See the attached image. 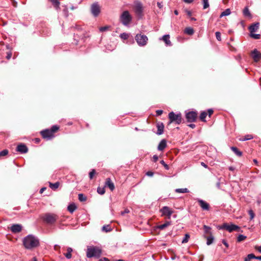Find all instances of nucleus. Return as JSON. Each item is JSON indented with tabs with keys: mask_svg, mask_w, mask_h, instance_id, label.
Masks as SVG:
<instances>
[{
	"mask_svg": "<svg viewBox=\"0 0 261 261\" xmlns=\"http://www.w3.org/2000/svg\"><path fill=\"white\" fill-rule=\"evenodd\" d=\"M146 174L148 176H152L153 175V172L151 171H148L146 172Z\"/></svg>",
	"mask_w": 261,
	"mask_h": 261,
	"instance_id": "obj_55",
	"label": "nucleus"
},
{
	"mask_svg": "<svg viewBox=\"0 0 261 261\" xmlns=\"http://www.w3.org/2000/svg\"><path fill=\"white\" fill-rule=\"evenodd\" d=\"M168 117L170 120L169 124L175 122L176 124H179L182 121L181 114L180 113L175 114L173 112H170L168 114Z\"/></svg>",
	"mask_w": 261,
	"mask_h": 261,
	"instance_id": "obj_6",
	"label": "nucleus"
},
{
	"mask_svg": "<svg viewBox=\"0 0 261 261\" xmlns=\"http://www.w3.org/2000/svg\"><path fill=\"white\" fill-rule=\"evenodd\" d=\"M163 111L161 110H158L156 111V114L157 116H160L163 114Z\"/></svg>",
	"mask_w": 261,
	"mask_h": 261,
	"instance_id": "obj_53",
	"label": "nucleus"
},
{
	"mask_svg": "<svg viewBox=\"0 0 261 261\" xmlns=\"http://www.w3.org/2000/svg\"><path fill=\"white\" fill-rule=\"evenodd\" d=\"M228 169L230 171H233L236 169V168L233 166H230L228 167Z\"/></svg>",
	"mask_w": 261,
	"mask_h": 261,
	"instance_id": "obj_64",
	"label": "nucleus"
},
{
	"mask_svg": "<svg viewBox=\"0 0 261 261\" xmlns=\"http://www.w3.org/2000/svg\"><path fill=\"white\" fill-rule=\"evenodd\" d=\"M132 17L128 11H124L120 16V22L125 26H127L131 22Z\"/></svg>",
	"mask_w": 261,
	"mask_h": 261,
	"instance_id": "obj_4",
	"label": "nucleus"
},
{
	"mask_svg": "<svg viewBox=\"0 0 261 261\" xmlns=\"http://www.w3.org/2000/svg\"><path fill=\"white\" fill-rule=\"evenodd\" d=\"M41 134L43 138L47 140H50L54 137V134H52L51 131L47 129L42 130Z\"/></svg>",
	"mask_w": 261,
	"mask_h": 261,
	"instance_id": "obj_12",
	"label": "nucleus"
},
{
	"mask_svg": "<svg viewBox=\"0 0 261 261\" xmlns=\"http://www.w3.org/2000/svg\"><path fill=\"white\" fill-rule=\"evenodd\" d=\"M231 14V11H230V9L228 8V9H226V10H225L224 11H223L220 15V18H222V17L223 16H228L230 14Z\"/></svg>",
	"mask_w": 261,
	"mask_h": 261,
	"instance_id": "obj_24",
	"label": "nucleus"
},
{
	"mask_svg": "<svg viewBox=\"0 0 261 261\" xmlns=\"http://www.w3.org/2000/svg\"><path fill=\"white\" fill-rule=\"evenodd\" d=\"M129 211L128 209H125L124 211L121 212V214L122 215H124L125 214L128 213Z\"/></svg>",
	"mask_w": 261,
	"mask_h": 261,
	"instance_id": "obj_57",
	"label": "nucleus"
},
{
	"mask_svg": "<svg viewBox=\"0 0 261 261\" xmlns=\"http://www.w3.org/2000/svg\"><path fill=\"white\" fill-rule=\"evenodd\" d=\"M162 215L166 216L168 219H170L171 215L173 214V211L168 206H163L161 210Z\"/></svg>",
	"mask_w": 261,
	"mask_h": 261,
	"instance_id": "obj_11",
	"label": "nucleus"
},
{
	"mask_svg": "<svg viewBox=\"0 0 261 261\" xmlns=\"http://www.w3.org/2000/svg\"><path fill=\"white\" fill-rule=\"evenodd\" d=\"M135 40L138 45L140 46H144L147 44L148 38L145 35L139 34L136 35Z\"/></svg>",
	"mask_w": 261,
	"mask_h": 261,
	"instance_id": "obj_7",
	"label": "nucleus"
},
{
	"mask_svg": "<svg viewBox=\"0 0 261 261\" xmlns=\"http://www.w3.org/2000/svg\"><path fill=\"white\" fill-rule=\"evenodd\" d=\"M231 150L238 156H241L242 155V152L240 151L236 147H231Z\"/></svg>",
	"mask_w": 261,
	"mask_h": 261,
	"instance_id": "obj_22",
	"label": "nucleus"
},
{
	"mask_svg": "<svg viewBox=\"0 0 261 261\" xmlns=\"http://www.w3.org/2000/svg\"><path fill=\"white\" fill-rule=\"evenodd\" d=\"M23 244L26 249H32L39 245V240L35 236L29 234L23 238Z\"/></svg>",
	"mask_w": 261,
	"mask_h": 261,
	"instance_id": "obj_1",
	"label": "nucleus"
},
{
	"mask_svg": "<svg viewBox=\"0 0 261 261\" xmlns=\"http://www.w3.org/2000/svg\"><path fill=\"white\" fill-rule=\"evenodd\" d=\"M96 174V171L94 169H92L89 173V178L90 179H92L95 174Z\"/></svg>",
	"mask_w": 261,
	"mask_h": 261,
	"instance_id": "obj_40",
	"label": "nucleus"
},
{
	"mask_svg": "<svg viewBox=\"0 0 261 261\" xmlns=\"http://www.w3.org/2000/svg\"><path fill=\"white\" fill-rule=\"evenodd\" d=\"M253 136L251 135H247L244 137L243 138L241 139L240 140L242 141H247L251 140L253 138Z\"/></svg>",
	"mask_w": 261,
	"mask_h": 261,
	"instance_id": "obj_34",
	"label": "nucleus"
},
{
	"mask_svg": "<svg viewBox=\"0 0 261 261\" xmlns=\"http://www.w3.org/2000/svg\"><path fill=\"white\" fill-rule=\"evenodd\" d=\"M101 254V250L97 247H90L87 248V257L91 258L93 257H99Z\"/></svg>",
	"mask_w": 261,
	"mask_h": 261,
	"instance_id": "obj_3",
	"label": "nucleus"
},
{
	"mask_svg": "<svg viewBox=\"0 0 261 261\" xmlns=\"http://www.w3.org/2000/svg\"><path fill=\"white\" fill-rule=\"evenodd\" d=\"M98 261H109V260L106 257H103L102 258L99 259Z\"/></svg>",
	"mask_w": 261,
	"mask_h": 261,
	"instance_id": "obj_62",
	"label": "nucleus"
},
{
	"mask_svg": "<svg viewBox=\"0 0 261 261\" xmlns=\"http://www.w3.org/2000/svg\"><path fill=\"white\" fill-rule=\"evenodd\" d=\"M184 32L188 35H192L194 34V31L193 28L188 27L185 29Z\"/></svg>",
	"mask_w": 261,
	"mask_h": 261,
	"instance_id": "obj_29",
	"label": "nucleus"
},
{
	"mask_svg": "<svg viewBox=\"0 0 261 261\" xmlns=\"http://www.w3.org/2000/svg\"><path fill=\"white\" fill-rule=\"evenodd\" d=\"M68 210L70 213H72L76 208V206L74 203L70 204L68 206Z\"/></svg>",
	"mask_w": 261,
	"mask_h": 261,
	"instance_id": "obj_30",
	"label": "nucleus"
},
{
	"mask_svg": "<svg viewBox=\"0 0 261 261\" xmlns=\"http://www.w3.org/2000/svg\"><path fill=\"white\" fill-rule=\"evenodd\" d=\"M59 129V127L57 125H54L52 126L51 130L50 131H51L52 134H54V133H55L56 131H57Z\"/></svg>",
	"mask_w": 261,
	"mask_h": 261,
	"instance_id": "obj_44",
	"label": "nucleus"
},
{
	"mask_svg": "<svg viewBox=\"0 0 261 261\" xmlns=\"http://www.w3.org/2000/svg\"><path fill=\"white\" fill-rule=\"evenodd\" d=\"M203 9H206L209 7V3L208 0H203Z\"/></svg>",
	"mask_w": 261,
	"mask_h": 261,
	"instance_id": "obj_43",
	"label": "nucleus"
},
{
	"mask_svg": "<svg viewBox=\"0 0 261 261\" xmlns=\"http://www.w3.org/2000/svg\"><path fill=\"white\" fill-rule=\"evenodd\" d=\"M105 186L109 187V188L112 191H113L115 189L114 185L110 178H107L106 182H105Z\"/></svg>",
	"mask_w": 261,
	"mask_h": 261,
	"instance_id": "obj_20",
	"label": "nucleus"
},
{
	"mask_svg": "<svg viewBox=\"0 0 261 261\" xmlns=\"http://www.w3.org/2000/svg\"><path fill=\"white\" fill-rule=\"evenodd\" d=\"M206 115L207 113L205 111L201 112L199 117L200 119L203 122H205V118L206 117Z\"/></svg>",
	"mask_w": 261,
	"mask_h": 261,
	"instance_id": "obj_32",
	"label": "nucleus"
},
{
	"mask_svg": "<svg viewBox=\"0 0 261 261\" xmlns=\"http://www.w3.org/2000/svg\"><path fill=\"white\" fill-rule=\"evenodd\" d=\"M175 192L177 193H189V190L186 188H180V189H176L175 190Z\"/></svg>",
	"mask_w": 261,
	"mask_h": 261,
	"instance_id": "obj_26",
	"label": "nucleus"
},
{
	"mask_svg": "<svg viewBox=\"0 0 261 261\" xmlns=\"http://www.w3.org/2000/svg\"><path fill=\"white\" fill-rule=\"evenodd\" d=\"M167 147V141L165 139H163L159 143L158 146V150L163 151Z\"/></svg>",
	"mask_w": 261,
	"mask_h": 261,
	"instance_id": "obj_17",
	"label": "nucleus"
},
{
	"mask_svg": "<svg viewBox=\"0 0 261 261\" xmlns=\"http://www.w3.org/2000/svg\"><path fill=\"white\" fill-rule=\"evenodd\" d=\"M11 56H12L11 53H8L6 58L7 59L9 60L11 58Z\"/></svg>",
	"mask_w": 261,
	"mask_h": 261,
	"instance_id": "obj_58",
	"label": "nucleus"
},
{
	"mask_svg": "<svg viewBox=\"0 0 261 261\" xmlns=\"http://www.w3.org/2000/svg\"><path fill=\"white\" fill-rule=\"evenodd\" d=\"M186 13H187V15L189 17H191V15H192V12L191 11H189V10H186L185 11Z\"/></svg>",
	"mask_w": 261,
	"mask_h": 261,
	"instance_id": "obj_56",
	"label": "nucleus"
},
{
	"mask_svg": "<svg viewBox=\"0 0 261 261\" xmlns=\"http://www.w3.org/2000/svg\"><path fill=\"white\" fill-rule=\"evenodd\" d=\"M243 13L244 16L248 17H251V14L249 11L248 7H245L243 11Z\"/></svg>",
	"mask_w": 261,
	"mask_h": 261,
	"instance_id": "obj_25",
	"label": "nucleus"
},
{
	"mask_svg": "<svg viewBox=\"0 0 261 261\" xmlns=\"http://www.w3.org/2000/svg\"><path fill=\"white\" fill-rule=\"evenodd\" d=\"M251 56L255 62H258L261 59V54L256 49L252 51Z\"/></svg>",
	"mask_w": 261,
	"mask_h": 261,
	"instance_id": "obj_14",
	"label": "nucleus"
},
{
	"mask_svg": "<svg viewBox=\"0 0 261 261\" xmlns=\"http://www.w3.org/2000/svg\"><path fill=\"white\" fill-rule=\"evenodd\" d=\"M213 110L212 109H208V115L209 116H211L213 113Z\"/></svg>",
	"mask_w": 261,
	"mask_h": 261,
	"instance_id": "obj_59",
	"label": "nucleus"
},
{
	"mask_svg": "<svg viewBox=\"0 0 261 261\" xmlns=\"http://www.w3.org/2000/svg\"><path fill=\"white\" fill-rule=\"evenodd\" d=\"M190 238V236L188 234H186L185 235L184 238L182 240V243H186L188 242L189 239Z\"/></svg>",
	"mask_w": 261,
	"mask_h": 261,
	"instance_id": "obj_41",
	"label": "nucleus"
},
{
	"mask_svg": "<svg viewBox=\"0 0 261 261\" xmlns=\"http://www.w3.org/2000/svg\"><path fill=\"white\" fill-rule=\"evenodd\" d=\"M58 219V216L53 213H46L43 217V221L48 224H54Z\"/></svg>",
	"mask_w": 261,
	"mask_h": 261,
	"instance_id": "obj_5",
	"label": "nucleus"
},
{
	"mask_svg": "<svg viewBox=\"0 0 261 261\" xmlns=\"http://www.w3.org/2000/svg\"><path fill=\"white\" fill-rule=\"evenodd\" d=\"M73 250L71 248V247H68L67 248V252H69V253H71V252H72Z\"/></svg>",
	"mask_w": 261,
	"mask_h": 261,
	"instance_id": "obj_60",
	"label": "nucleus"
},
{
	"mask_svg": "<svg viewBox=\"0 0 261 261\" xmlns=\"http://www.w3.org/2000/svg\"><path fill=\"white\" fill-rule=\"evenodd\" d=\"M255 249L260 253H261V246H256Z\"/></svg>",
	"mask_w": 261,
	"mask_h": 261,
	"instance_id": "obj_63",
	"label": "nucleus"
},
{
	"mask_svg": "<svg viewBox=\"0 0 261 261\" xmlns=\"http://www.w3.org/2000/svg\"><path fill=\"white\" fill-rule=\"evenodd\" d=\"M216 37L218 41H221V33L219 32H216Z\"/></svg>",
	"mask_w": 261,
	"mask_h": 261,
	"instance_id": "obj_48",
	"label": "nucleus"
},
{
	"mask_svg": "<svg viewBox=\"0 0 261 261\" xmlns=\"http://www.w3.org/2000/svg\"><path fill=\"white\" fill-rule=\"evenodd\" d=\"M120 36H121V38L124 39H126L128 37V34L126 33H124L121 34Z\"/></svg>",
	"mask_w": 261,
	"mask_h": 261,
	"instance_id": "obj_50",
	"label": "nucleus"
},
{
	"mask_svg": "<svg viewBox=\"0 0 261 261\" xmlns=\"http://www.w3.org/2000/svg\"><path fill=\"white\" fill-rule=\"evenodd\" d=\"M250 36L255 39H258L260 38V34H253V33H251L250 34Z\"/></svg>",
	"mask_w": 261,
	"mask_h": 261,
	"instance_id": "obj_42",
	"label": "nucleus"
},
{
	"mask_svg": "<svg viewBox=\"0 0 261 261\" xmlns=\"http://www.w3.org/2000/svg\"><path fill=\"white\" fill-rule=\"evenodd\" d=\"M259 22H255V23L252 24L249 27V30L250 32V33H253V32L257 31V30L259 29Z\"/></svg>",
	"mask_w": 261,
	"mask_h": 261,
	"instance_id": "obj_18",
	"label": "nucleus"
},
{
	"mask_svg": "<svg viewBox=\"0 0 261 261\" xmlns=\"http://www.w3.org/2000/svg\"><path fill=\"white\" fill-rule=\"evenodd\" d=\"M8 153V151L7 149H4L0 151V156H5Z\"/></svg>",
	"mask_w": 261,
	"mask_h": 261,
	"instance_id": "obj_45",
	"label": "nucleus"
},
{
	"mask_svg": "<svg viewBox=\"0 0 261 261\" xmlns=\"http://www.w3.org/2000/svg\"><path fill=\"white\" fill-rule=\"evenodd\" d=\"M220 229H226L229 232H231L233 231H239L240 229V227L236 225L231 224H228L227 223H224L221 227Z\"/></svg>",
	"mask_w": 261,
	"mask_h": 261,
	"instance_id": "obj_8",
	"label": "nucleus"
},
{
	"mask_svg": "<svg viewBox=\"0 0 261 261\" xmlns=\"http://www.w3.org/2000/svg\"><path fill=\"white\" fill-rule=\"evenodd\" d=\"M79 200L83 202L87 200V197L83 194H79L78 195Z\"/></svg>",
	"mask_w": 261,
	"mask_h": 261,
	"instance_id": "obj_35",
	"label": "nucleus"
},
{
	"mask_svg": "<svg viewBox=\"0 0 261 261\" xmlns=\"http://www.w3.org/2000/svg\"><path fill=\"white\" fill-rule=\"evenodd\" d=\"M214 240V237L212 234H211L210 236L207 237L206 238V240H207L206 244L207 245H210L211 244H212L213 243Z\"/></svg>",
	"mask_w": 261,
	"mask_h": 261,
	"instance_id": "obj_31",
	"label": "nucleus"
},
{
	"mask_svg": "<svg viewBox=\"0 0 261 261\" xmlns=\"http://www.w3.org/2000/svg\"><path fill=\"white\" fill-rule=\"evenodd\" d=\"M64 255L67 259L71 258L72 256L71 253L68 252H67L66 253H64Z\"/></svg>",
	"mask_w": 261,
	"mask_h": 261,
	"instance_id": "obj_51",
	"label": "nucleus"
},
{
	"mask_svg": "<svg viewBox=\"0 0 261 261\" xmlns=\"http://www.w3.org/2000/svg\"><path fill=\"white\" fill-rule=\"evenodd\" d=\"M49 2H50L53 5V6L57 9H59L60 8V3L58 0H48Z\"/></svg>",
	"mask_w": 261,
	"mask_h": 261,
	"instance_id": "obj_23",
	"label": "nucleus"
},
{
	"mask_svg": "<svg viewBox=\"0 0 261 261\" xmlns=\"http://www.w3.org/2000/svg\"><path fill=\"white\" fill-rule=\"evenodd\" d=\"M186 118L189 122H195L197 118V113L196 111H190L186 114Z\"/></svg>",
	"mask_w": 261,
	"mask_h": 261,
	"instance_id": "obj_9",
	"label": "nucleus"
},
{
	"mask_svg": "<svg viewBox=\"0 0 261 261\" xmlns=\"http://www.w3.org/2000/svg\"><path fill=\"white\" fill-rule=\"evenodd\" d=\"M97 192L100 195H103L105 193V189L104 188L98 187L97 189Z\"/></svg>",
	"mask_w": 261,
	"mask_h": 261,
	"instance_id": "obj_38",
	"label": "nucleus"
},
{
	"mask_svg": "<svg viewBox=\"0 0 261 261\" xmlns=\"http://www.w3.org/2000/svg\"><path fill=\"white\" fill-rule=\"evenodd\" d=\"M171 225V222L170 221H167L164 224L160 225L158 226V228L160 229H164L168 226Z\"/></svg>",
	"mask_w": 261,
	"mask_h": 261,
	"instance_id": "obj_27",
	"label": "nucleus"
},
{
	"mask_svg": "<svg viewBox=\"0 0 261 261\" xmlns=\"http://www.w3.org/2000/svg\"><path fill=\"white\" fill-rule=\"evenodd\" d=\"M169 35H165L162 37V40L165 42L166 46H171V42L170 41Z\"/></svg>",
	"mask_w": 261,
	"mask_h": 261,
	"instance_id": "obj_21",
	"label": "nucleus"
},
{
	"mask_svg": "<svg viewBox=\"0 0 261 261\" xmlns=\"http://www.w3.org/2000/svg\"><path fill=\"white\" fill-rule=\"evenodd\" d=\"M109 27H108V26L102 27L99 28V31L100 32H104V31H107L109 29Z\"/></svg>",
	"mask_w": 261,
	"mask_h": 261,
	"instance_id": "obj_49",
	"label": "nucleus"
},
{
	"mask_svg": "<svg viewBox=\"0 0 261 261\" xmlns=\"http://www.w3.org/2000/svg\"><path fill=\"white\" fill-rule=\"evenodd\" d=\"M160 163L163 165L164 166V167H165V168L166 169V170H169V166L165 163V162L163 161V160H162L160 161Z\"/></svg>",
	"mask_w": 261,
	"mask_h": 261,
	"instance_id": "obj_47",
	"label": "nucleus"
},
{
	"mask_svg": "<svg viewBox=\"0 0 261 261\" xmlns=\"http://www.w3.org/2000/svg\"><path fill=\"white\" fill-rule=\"evenodd\" d=\"M158 130L156 132V134L158 135H161L163 134L164 132V125L162 122L158 123L156 125Z\"/></svg>",
	"mask_w": 261,
	"mask_h": 261,
	"instance_id": "obj_19",
	"label": "nucleus"
},
{
	"mask_svg": "<svg viewBox=\"0 0 261 261\" xmlns=\"http://www.w3.org/2000/svg\"><path fill=\"white\" fill-rule=\"evenodd\" d=\"M91 12L94 17H97L100 12V7L98 3H94L91 6Z\"/></svg>",
	"mask_w": 261,
	"mask_h": 261,
	"instance_id": "obj_10",
	"label": "nucleus"
},
{
	"mask_svg": "<svg viewBox=\"0 0 261 261\" xmlns=\"http://www.w3.org/2000/svg\"><path fill=\"white\" fill-rule=\"evenodd\" d=\"M248 214L250 217V220H252L254 217V214L252 210H250L248 211Z\"/></svg>",
	"mask_w": 261,
	"mask_h": 261,
	"instance_id": "obj_46",
	"label": "nucleus"
},
{
	"mask_svg": "<svg viewBox=\"0 0 261 261\" xmlns=\"http://www.w3.org/2000/svg\"><path fill=\"white\" fill-rule=\"evenodd\" d=\"M102 230L106 232H110L111 230V228L109 225H104L102 228Z\"/></svg>",
	"mask_w": 261,
	"mask_h": 261,
	"instance_id": "obj_39",
	"label": "nucleus"
},
{
	"mask_svg": "<svg viewBox=\"0 0 261 261\" xmlns=\"http://www.w3.org/2000/svg\"><path fill=\"white\" fill-rule=\"evenodd\" d=\"M59 182H56L55 183L49 182V187L53 190H56L59 187Z\"/></svg>",
	"mask_w": 261,
	"mask_h": 261,
	"instance_id": "obj_28",
	"label": "nucleus"
},
{
	"mask_svg": "<svg viewBox=\"0 0 261 261\" xmlns=\"http://www.w3.org/2000/svg\"><path fill=\"white\" fill-rule=\"evenodd\" d=\"M201 165L204 167L205 168H207L208 166L206 164H205L204 162H201Z\"/></svg>",
	"mask_w": 261,
	"mask_h": 261,
	"instance_id": "obj_61",
	"label": "nucleus"
},
{
	"mask_svg": "<svg viewBox=\"0 0 261 261\" xmlns=\"http://www.w3.org/2000/svg\"><path fill=\"white\" fill-rule=\"evenodd\" d=\"M144 7L140 1H135L133 6V10L138 19H141L144 16Z\"/></svg>",
	"mask_w": 261,
	"mask_h": 261,
	"instance_id": "obj_2",
	"label": "nucleus"
},
{
	"mask_svg": "<svg viewBox=\"0 0 261 261\" xmlns=\"http://www.w3.org/2000/svg\"><path fill=\"white\" fill-rule=\"evenodd\" d=\"M22 226L20 224H13L11 227V230L13 233H18L21 231Z\"/></svg>",
	"mask_w": 261,
	"mask_h": 261,
	"instance_id": "obj_16",
	"label": "nucleus"
},
{
	"mask_svg": "<svg viewBox=\"0 0 261 261\" xmlns=\"http://www.w3.org/2000/svg\"><path fill=\"white\" fill-rule=\"evenodd\" d=\"M16 151L21 153H25L28 151V148L25 144L21 143L17 146Z\"/></svg>",
	"mask_w": 261,
	"mask_h": 261,
	"instance_id": "obj_15",
	"label": "nucleus"
},
{
	"mask_svg": "<svg viewBox=\"0 0 261 261\" xmlns=\"http://www.w3.org/2000/svg\"><path fill=\"white\" fill-rule=\"evenodd\" d=\"M222 242L225 246V247L226 248H228L229 247V245H228V243L227 242V241L225 240H224V239L222 240Z\"/></svg>",
	"mask_w": 261,
	"mask_h": 261,
	"instance_id": "obj_52",
	"label": "nucleus"
},
{
	"mask_svg": "<svg viewBox=\"0 0 261 261\" xmlns=\"http://www.w3.org/2000/svg\"><path fill=\"white\" fill-rule=\"evenodd\" d=\"M255 256L254 254H249L244 259V261H250L252 259H255Z\"/></svg>",
	"mask_w": 261,
	"mask_h": 261,
	"instance_id": "obj_33",
	"label": "nucleus"
},
{
	"mask_svg": "<svg viewBox=\"0 0 261 261\" xmlns=\"http://www.w3.org/2000/svg\"><path fill=\"white\" fill-rule=\"evenodd\" d=\"M247 237L243 234H240L237 238V241L239 242H242L246 239Z\"/></svg>",
	"mask_w": 261,
	"mask_h": 261,
	"instance_id": "obj_36",
	"label": "nucleus"
},
{
	"mask_svg": "<svg viewBox=\"0 0 261 261\" xmlns=\"http://www.w3.org/2000/svg\"><path fill=\"white\" fill-rule=\"evenodd\" d=\"M158 156L157 155H154L153 156V161L154 162H156L158 160Z\"/></svg>",
	"mask_w": 261,
	"mask_h": 261,
	"instance_id": "obj_54",
	"label": "nucleus"
},
{
	"mask_svg": "<svg viewBox=\"0 0 261 261\" xmlns=\"http://www.w3.org/2000/svg\"><path fill=\"white\" fill-rule=\"evenodd\" d=\"M203 228H204V231L205 233L211 234V228L210 227L204 225L203 226Z\"/></svg>",
	"mask_w": 261,
	"mask_h": 261,
	"instance_id": "obj_37",
	"label": "nucleus"
},
{
	"mask_svg": "<svg viewBox=\"0 0 261 261\" xmlns=\"http://www.w3.org/2000/svg\"><path fill=\"white\" fill-rule=\"evenodd\" d=\"M197 201L203 210L208 211L210 210V205L206 201L200 199H197Z\"/></svg>",
	"mask_w": 261,
	"mask_h": 261,
	"instance_id": "obj_13",
	"label": "nucleus"
}]
</instances>
